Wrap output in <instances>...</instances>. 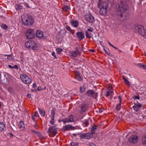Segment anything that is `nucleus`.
<instances>
[{"mask_svg": "<svg viewBox=\"0 0 146 146\" xmlns=\"http://www.w3.org/2000/svg\"><path fill=\"white\" fill-rule=\"evenodd\" d=\"M128 9L126 2L120 1L118 3V11L116 14L121 21H124L128 19V14L126 12Z\"/></svg>", "mask_w": 146, "mask_h": 146, "instance_id": "nucleus-1", "label": "nucleus"}, {"mask_svg": "<svg viewBox=\"0 0 146 146\" xmlns=\"http://www.w3.org/2000/svg\"><path fill=\"white\" fill-rule=\"evenodd\" d=\"M21 19L24 24L26 26L31 25L34 22L33 17L28 14L22 16Z\"/></svg>", "mask_w": 146, "mask_h": 146, "instance_id": "nucleus-2", "label": "nucleus"}, {"mask_svg": "<svg viewBox=\"0 0 146 146\" xmlns=\"http://www.w3.org/2000/svg\"><path fill=\"white\" fill-rule=\"evenodd\" d=\"M98 6L100 9V14L102 15H105L107 13V9L108 7L107 3H100Z\"/></svg>", "mask_w": 146, "mask_h": 146, "instance_id": "nucleus-3", "label": "nucleus"}, {"mask_svg": "<svg viewBox=\"0 0 146 146\" xmlns=\"http://www.w3.org/2000/svg\"><path fill=\"white\" fill-rule=\"evenodd\" d=\"M37 44L33 40H29L27 42L25 45L27 48L35 50L37 48Z\"/></svg>", "mask_w": 146, "mask_h": 146, "instance_id": "nucleus-4", "label": "nucleus"}, {"mask_svg": "<svg viewBox=\"0 0 146 146\" xmlns=\"http://www.w3.org/2000/svg\"><path fill=\"white\" fill-rule=\"evenodd\" d=\"M134 30L135 33H138L140 35L144 36L145 34V31L144 27L141 25H135Z\"/></svg>", "mask_w": 146, "mask_h": 146, "instance_id": "nucleus-5", "label": "nucleus"}, {"mask_svg": "<svg viewBox=\"0 0 146 146\" xmlns=\"http://www.w3.org/2000/svg\"><path fill=\"white\" fill-rule=\"evenodd\" d=\"M20 77L22 82L25 84H30L32 82V80L30 78L26 75L24 74H21Z\"/></svg>", "mask_w": 146, "mask_h": 146, "instance_id": "nucleus-6", "label": "nucleus"}, {"mask_svg": "<svg viewBox=\"0 0 146 146\" xmlns=\"http://www.w3.org/2000/svg\"><path fill=\"white\" fill-rule=\"evenodd\" d=\"M25 36L28 39H32L35 36V33L33 29H28L26 32Z\"/></svg>", "mask_w": 146, "mask_h": 146, "instance_id": "nucleus-7", "label": "nucleus"}, {"mask_svg": "<svg viewBox=\"0 0 146 146\" xmlns=\"http://www.w3.org/2000/svg\"><path fill=\"white\" fill-rule=\"evenodd\" d=\"M48 132L49 133V135L54 137L57 133L56 128L55 126H52L49 128L48 130Z\"/></svg>", "mask_w": 146, "mask_h": 146, "instance_id": "nucleus-8", "label": "nucleus"}, {"mask_svg": "<svg viewBox=\"0 0 146 146\" xmlns=\"http://www.w3.org/2000/svg\"><path fill=\"white\" fill-rule=\"evenodd\" d=\"M88 109V106L85 104H80L78 107V110L80 113H82L87 111Z\"/></svg>", "mask_w": 146, "mask_h": 146, "instance_id": "nucleus-9", "label": "nucleus"}, {"mask_svg": "<svg viewBox=\"0 0 146 146\" xmlns=\"http://www.w3.org/2000/svg\"><path fill=\"white\" fill-rule=\"evenodd\" d=\"M80 137L82 139H90L92 137L93 135L90 134V133H83L82 134H80Z\"/></svg>", "mask_w": 146, "mask_h": 146, "instance_id": "nucleus-10", "label": "nucleus"}, {"mask_svg": "<svg viewBox=\"0 0 146 146\" xmlns=\"http://www.w3.org/2000/svg\"><path fill=\"white\" fill-rule=\"evenodd\" d=\"M85 18L86 21L89 23H92L94 22V18L91 14H88L87 15H86Z\"/></svg>", "mask_w": 146, "mask_h": 146, "instance_id": "nucleus-11", "label": "nucleus"}, {"mask_svg": "<svg viewBox=\"0 0 146 146\" xmlns=\"http://www.w3.org/2000/svg\"><path fill=\"white\" fill-rule=\"evenodd\" d=\"M138 140V137L135 135H132L128 140V142L129 143H133L137 142Z\"/></svg>", "mask_w": 146, "mask_h": 146, "instance_id": "nucleus-12", "label": "nucleus"}, {"mask_svg": "<svg viewBox=\"0 0 146 146\" xmlns=\"http://www.w3.org/2000/svg\"><path fill=\"white\" fill-rule=\"evenodd\" d=\"M86 94L89 97H92L96 98L97 96V94L94 91L90 90H88L86 92Z\"/></svg>", "mask_w": 146, "mask_h": 146, "instance_id": "nucleus-13", "label": "nucleus"}, {"mask_svg": "<svg viewBox=\"0 0 146 146\" xmlns=\"http://www.w3.org/2000/svg\"><path fill=\"white\" fill-rule=\"evenodd\" d=\"M74 127L70 125H66L63 127L62 130L65 131H69L70 130L74 129Z\"/></svg>", "mask_w": 146, "mask_h": 146, "instance_id": "nucleus-14", "label": "nucleus"}, {"mask_svg": "<svg viewBox=\"0 0 146 146\" xmlns=\"http://www.w3.org/2000/svg\"><path fill=\"white\" fill-rule=\"evenodd\" d=\"M70 55L71 56L73 57H75L77 56L80 52H79L77 48L75 51H72L70 52Z\"/></svg>", "mask_w": 146, "mask_h": 146, "instance_id": "nucleus-15", "label": "nucleus"}, {"mask_svg": "<svg viewBox=\"0 0 146 146\" xmlns=\"http://www.w3.org/2000/svg\"><path fill=\"white\" fill-rule=\"evenodd\" d=\"M77 37L79 40H81L84 37V36L82 32H78L76 33Z\"/></svg>", "mask_w": 146, "mask_h": 146, "instance_id": "nucleus-16", "label": "nucleus"}, {"mask_svg": "<svg viewBox=\"0 0 146 146\" xmlns=\"http://www.w3.org/2000/svg\"><path fill=\"white\" fill-rule=\"evenodd\" d=\"M36 36L39 38H42L45 37L43 35L42 32L40 31H37L36 33Z\"/></svg>", "mask_w": 146, "mask_h": 146, "instance_id": "nucleus-17", "label": "nucleus"}, {"mask_svg": "<svg viewBox=\"0 0 146 146\" xmlns=\"http://www.w3.org/2000/svg\"><path fill=\"white\" fill-rule=\"evenodd\" d=\"M142 104H135V105L133 106V109L136 111H137L139 109V108L141 107Z\"/></svg>", "mask_w": 146, "mask_h": 146, "instance_id": "nucleus-18", "label": "nucleus"}, {"mask_svg": "<svg viewBox=\"0 0 146 146\" xmlns=\"http://www.w3.org/2000/svg\"><path fill=\"white\" fill-rule=\"evenodd\" d=\"M71 25L73 27L76 28L79 25V23L78 21L75 20H72L70 22Z\"/></svg>", "mask_w": 146, "mask_h": 146, "instance_id": "nucleus-19", "label": "nucleus"}, {"mask_svg": "<svg viewBox=\"0 0 146 146\" xmlns=\"http://www.w3.org/2000/svg\"><path fill=\"white\" fill-rule=\"evenodd\" d=\"M19 127L21 130H23L25 129V126L24 123L22 121H20L19 124Z\"/></svg>", "mask_w": 146, "mask_h": 146, "instance_id": "nucleus-20", "label": "nucleus"}, {"mask_svg": "<svg viewBox=\"0 0 146 146\" xmlns=\"http://www.w3.org/2000/svg\"><path fill=\"white\" fill-rule=\"evenodd\" d=\"M55 113L54 111H52L51 113V118L50 120V123L52 125H53L54 123V117Z\"/></svg>", "mask_w": 146, "mask_h": 146, "instance_id": "nucleus-21", "label": "nucleus"}, {"mask_svg": "<svg viewBox=\"0 0 146 146\" xmlns=\"http://www.w3.org/2000/svg\"><path fill=\"white\" fill-rule=\"evenodd\" d=\"M97 127V126L96 125H93L90 131V134L93 136V134L94 133L95 130H96Z\"/></svg>", "mask_w": 146, "mask_h": 146, "instance_id": "nucleus-22", "label": "nucleus"}, {"mask_svg": "<svg viewBox=\"0 0 146 146\" xmlns=\"http://www.w3.org/2000/svg\"><path fill=\"white\" fill-rule=\"evenodd\" d=\"M66 32L65 29H62L60 31L59 34L60 36L63 37L65 35Z\"/></svg>", "mask_w": 146, "mask_h": 146, "instance_id": "nucleus-23", "label": "nucleus"}, {"mask_svg": "<svg viewBox=\"0 0 146 146\" xmlns=\"http://www.w3.org/2000/svg\"><path fill=\"white\" fill-rule=\"evenodd\" d=\"M15 7L16 10L18 11H21L23 7L19 4H16Z\"/></svg>", "mask_w": 146, "mask_h": 146, "instance_id": "nucleus-24", "label": "nucleus"}, {"mask_svg": "<svg viewBox=\"0 0 146 146\" xmlns=\"http://www.w3.org/2000/svg\"><path fill=\"white\" fill-rule=\"evenodd\" d=\"M5 128V124L3 122H0V131L3 130Z\"/></svg>", "mask_w": 146, "mask_h": 146, "instance_id": "nucleus-25", "label": "nucleus"}, {"mask_svg": "<svg viewBox=\"0 0 146 146\" xmlns=\"http://www.w3.org/2000/svg\"><path fill=\"white\" fill-rule=\"evenodd\" d=\"M76 78L79 81H81L82 80V77L80 76V73H79L78 72L77 73L76 75Z\"/></svg>", "mask_w": 146, "mask_h": 146, "instance_id": "nucleus-26", "label": "nucleus"}, {"mask_svg": "<svg viewBox=\"0 0 146 146\" xmlns=\"http://www.w3.org/2000/svg\"><path fill=\"white\" fill-rule=\"evenodd\" d=\"M137 66L141 68H143L145 70H146V65L143 63H140L137 64Z\"/></svg>", "mask_w": 146, "mask_h": 146, "instance_id": "nucleus-27", "label": "nucleus"}, {"mask_svg": "<svg viewBox=\"0 0 146 146\" xmlns=\"http://www.w3.org/2000/svg\"><path fill=\"white\" fill-rule=\"evenodd\" d=\"M38 110L41 116L42 117L44 116L45 113V111L43 110H41L40 108H39Z\"/></svg>", "mask_w": 146, "mask_h": 146, "instance_id": "nucleus-28", "label": "nucleus"}, {"mask_svg": "<svg viewBox=\"0 0 146 146\" xmlns=\"http://www.w3.org/2000/svg\"><path fill=\"white\" fill-rule=\"evenodd\" d=\"M91 33L89 32L88 31H86V32L85 35L86 37L89 38H91Z\"/></svg>", "mask_w": 146, "mask_h": 146, "instance_id": "nucleus-29", "label": "nucleus"}, {"mask_svg": "<svg viewBox=\"0 0 146 146\" xmlns=\"http://www.w3.org/2000/svg\"><path fill=\"white\" fill-rule=\"evenodd\" d=\"M69 121L70 122H72L74 121V118L73 117V116L72 115H71L69 116L68 117Z\"/></svg>", "mask_w": 146, "mask_h": 146, "instance_id": "nucleus-30", "label": "nucleus"}, {"mask_svg": "<svg viewBox=\"0 0 146 146\" xmlns=\"http://www.w3.org/2000/svg\"><path fill=\"white\" fill-rule=\"evenodd\" d=\"M62 10L64 12H66L68 9V7L67 6H66L62 8Z\"/></svg>", "mask_w": 146, "mask_h": 146, "instance_id": "nucleus-31", "label": "nucleus"}, {"mask_svg": "<svg viewBox=\"0 0 146 146\" xmlns=\"http://www.w3.org/2000/svg\"><path fill=\"white\" fill-rule=\"evenodd\" d=\"M70 145L71 146H78V143L76 142H72L70 143Z\"/></svg>", "mask_w": 146, "mask_h": 146, "instance_id": "nucleus-32", "label": "nucleus"}, {"mask_svg": "<svg viewBox=\"0 0 146 146\" xmlns=\"http://www.w3.org/2000/svg\"><path fill=\"white\" fill-rule=\"evenodd\" d=\"M7 90L10 93H12L14 92V90L11 87H9L7 88Z\"/></svg>", "mask_w": 146, "mask_h": 146, "instance_id": "nucleus-33", "label": "nucleus"}, {"mask_svg": "<svg viewBox=\"0 0 146 146\" xmlns=\"http://www.w3.org/2000/svg\"><path fill=\"white\" fill-rule=\"evenodd\" d=\"M1 27L2 28L5 29H7L8 28L7 25L5 24H2L1 25Z\"/></svg>", "mask_w": 146, "mask_h": 146, "instance_id": "nucleus-34", "label": "nucleus"}, {"mask_svg": "<svg viewBox=\"0 0 146 146\" xmlns=\"http://www.w3.org/2000/svg\"><path fill=\"white\" fill-rule=\"evenodd\" d=\"M142 141L144 144H146V135L142 138Z\"/></svg>", "mask_w": 146, "mask_h": 146, "instance_id": "nucleus-35", "label": "nucleus"}, {"mask_svg": "<svg viewBox=\"0 0 146 146\" xmlns=\"http://www.w3.org/2000/svg\"><path fill=\"white\" fill-rule=\"evenodd\" d=\"M104 50L105 52V53L108 55L109 56H111V54L108 51V49H105L104 48Z\"/></svg>", "mask_w": 146, "mask_h": 146, "instance_id": "nucleus-36", "label": "nucleus"}, {"mask_svg": "<svg viewBox=\"0 0 146 146\" xmlns=\"http://www.w3.org/2000/svg\"><path fill=\"white\" fill-rule=\"evenodd\" d=\"M121 107V104H118L116 107V110H119Z\"/></svg>", "mask_w": 146, "mask_h": 146, "instance_id": "nucleus-37", "label": "nucleus"}, {"mask_svg": "<svg viewBox=\"0 0 146 146\" xmlns=\"http://www.w3.org/2000/svg\"><path fill=\"white\" fill-rule=\"evenodd\" d=\"M58 52L59 54H60L61 52L62 51V49L61 48H58L56 49Z\"/></svg>", "mask_w": 146, "mask_h": 146, "instance_id": "nucleus-38", "label": "nucleus"}, {"mask_svg": "<svg viewBox=\"0 0 146 146\" xmlns=\"http://www.w3.org/2000/svg\"><path fill=\"white\" fill-rule=\"evenodd\" d=\"M133 98L134 99L139 100L140 98V96L139 95H138L137 96H134L133 97Z\"/></svg>", "mask_w": 146, "mask_h": 146, "instance_id": "nucleus-39", "label": "nucleus"}, {"mask_svg": "<svg viewBox=\"0 0 146 146\" xmlns=\"http://www.w3.org/2000/svg\"><path fill=\"white\" fill-rule=\"evenodd\" d=\"M5 56H7V58L9 59H11V58L12 57V55H5Z\"/></svg>", "mask_w": 146, "mask_h": 146, "instance_id": "nucleus-40", "label": "nucleus"}, {"mask_svg": "<svg viewBox=\"0 0 146 146\" xmlns=\"http://www.w3.org/2000/svg\"><path fill=\"white\" fill-rule=\"evenodd\" d=\"M85 90V88H83V87H80V92H84Z\"/></svg>", "mask_w": 146, "mask_h": 146, "instance_id": "nucleus-41", "label": "nucleus"}, {"mask_svg": "<svg viewBox=\"0 0 146 146\" xmlns=\"http://www.w3.org/2000/svg\"><path fill=\"white\" fill-rule=\"evenodd\" d=\"M125 83L128 86H130V84L129 81L127 80L126 81H125Z\"/></svg>", "mask_w": 146, "mask_h": 146, "instance_id": "nucleus-42", "label": "nucleus"}, {"mask_svg": "<svg viewBox=\"0 0 146 146\" xmlns=\"http://www.w3.org/2000/svg\"><path fill=\"white\" fill-rule=\"evenodd\" d=\"M35 117H39V115L38 114V112L37 111H35V114L34 115Z\"/></svg>", "mask_w": 146, "mask_h": 146, "instance_id": "nucleus-43", "label": "nucleus"}, {"mask_svg": "<svg viewBox=\"0 0 146 146\" xmlns=\"http://www.w3.org/2000/svg\"><path fill=\"white\" fill-rule=\"evenodd\" d=\"M66 28L68 31H69L71 30L70 27L68 26L66 27Z\"/></svg>", "mask_w": 146, "mask_h": 146, "instance_id": "nucleus-44", "label": "nucleus"}, {"mask_svg": "<svg viewBox=\"0 0 146 146\" xmlns=\"http://www.w3.org/2000/svg\"><path fill=\"white\" fill-rule=\"evenodd\" d=\"M35 134L36 135L38 136H40V133L38 131H36L35 133Z\"/></svg>", "mask_w": 146, "mask_h": 146, "instance_id": "nucleus-45", "label": "nucleus"}, {"mask_svg": "<svg viewBox=\"0 0 146 146\" xmlns=\"http://www.w3.org/2000/svg\"><path fill=\"white\" fill-rule=\"evenodd\" d=\"M64 122H65V123H67V122L68 123V122H70V121H69L68 118H65L64 119Z\"/></svg>", "mask_w": 146, "mask_h": 146, "instance_id": "nucleus-46", "label": "nucleus"}, {"mask_svg": "<svg viewBox=\"0 0 146 146\" xmlns=\"http://www.w3.org/2000/svg\"><path fill=\"white\" fill-rule=\"evenodd\" d=\"M89 146H96L95 144L92 143H90L89 144Z\"/></svg>", "mask_w": 146, "mask_h": 146, "instance_id": "nucleus-47", "label": "nucleus"}, {"mask_svg": "<svg viewBox=\"0 0 146 146\" xmlns=\"http://www.w3.org/2000/svg\"><path fill=\"white\" fill-rule=\"evenodd\" d=\"M93 30V29L92 28H90V29H87V30L86 31H90V32H92Z\"/></svg>", "mask_w": 146, "mask_h": 146, "instance_id": "nucleus-48", "label": "nucleus"}, {"mask_svg": "<svg viewBox=\"0 0 146 146\" xmlns=\"http://www.w3.org/2000/svg\"><path fill=\"white\" fill-rule=\"evenodd\" d=\"M84 122L86 123V126L88 125V123L87 120H85Z\"/></svg>", "mask_w": 146, "mask_h": 146, "instance_id": "nucleus-49", "label": "nucleus"}, {"mask_svg": "<svg viewBox=\"0 0 146 146\" xmlns=\"http://www.w3.org/2000/svg\"><path fill=\"white\" fill-rule=\"evenodd\" d=\"M52 55L53 56L55 57V58H56V56L55 55V53L54 52H53L52 53Z\"/></svg>", "mask_w": 146, "mask_h": 146, "instance_id": "nucleus-50", "label": "nucleus"}, {"mask_svg": "<svg viewBox=\"0 0 146 146\" xmlns=\"http://www.w3.org/2000/svg\"><path fill=\"white\" fill-rule=\"evenodd\" d=\"M13 68L18 69V66L17 65H15L14 66H13Z\"/></svg>", "mask_w": 146, "mask_h": 146, "instance_id": "nucleus-51", "label": "nucleus"}, {"mask_svg": "<svg viewBox=\"0 0 146 146\" xmlns=\"http://www.w3.org/2000/svg\"><path fill=\"white\" fill-rule=\"evenodd\" d=\"M32 86L34 88V89H35V88L37 87L36 84V83H34L33 85Z\"/></svg>", "mask_w": 146, "mask_h": 146, "instance_id": "nucleus-52", "label": "nucleus"}, {"mask_svg": "<svg viewBox=\"0 0 146 146\" xmlns=\"http://www.w3.org/2000/svg\"><path fill=\"white\" fill-rule=\"evenodd\" d=\"M31 131L32 132V133L34 134H35L36 131L33 130L32 129H31Z\"/></svg>", "mask_w": 146, "mask_h": 146, "instance_id": "nucleus-53", "label": "nucleus"}, {"mask_svg": "<svg viewBox=\"0 0 146 146\" xmlns=\"http://www.w3.org/2000/svg\"><path fill=\"white\" fill-rule=\"evenodd\" d=\"M110 95V92L109 91H107L106 93V96H108Z\"/></svg>", "mask_w": 146, "mask_h": 146, "instance_id": "nucleus-54", "label": "nucleus"}, {"mask_svg": "<svg viewBox=\"0 0 146 146\" xmlns=\"http://www.w3.org/2000/svg\"><path fill=\"white\" fill-rule=\"evenodd\" d=\"M118 98L119 99V101L120 103H121V96H119L118 97Z\"/></svg>", "mask_w": 146, "mask_h": 146, "instance_id": "nucleus-55", "label": "nucleus"}, {"mask_svg": "<svg viewBox=\"0 0 146 146\" xmlns=\"http://www.w3.org/2000/svg\"><path fill=\"white\" fill-rule=\"evenodd\" d=\"M31 97V95L30 94H27V97L28 98H30Z\"/></svg>", "mask_w": 146, "mask_h": 146, "instance_id": "nucleus-56", "label": "nucleus"}, {"mask_svg": "<svg viewBox=\"0 0 146 146\" xmlns=\"http://www.w3.org/2000/svg\"><path fill=\"white\" fill-rule=\"evenodd\" d=\"M35 116H32V119H33V120L34 121H35Z\"/></svg>", "mask_w": 146, "mask_h": 146, "instance_id": "nucleus-57", "label": "nucleus"}, {"mask_svg": "<svg viewBox=\"0 0 146 146\" xmlns=\"http://www.w3.org/2000/svg\"><path fill=\"white\" fill-rule=\"evenodd\" d=\"M70 31L72 34H73L74 33V31L72 30H71Z\"/></svg>", "mask_w": 146, "mask_h": 146, "instance_id": "nucleus-58", "label": "nucleus"}, {"mask_svg": "<svg viewBox=\"0 0 146 146\" xmlns=\"http://www.w3.org/2000/svg\"><path fill=\"white\" fill-rule=\"evenodd\" d=\"M122 78L123 79V80H124V82L126 81L127 80L125 78V77L124 76H122Z\"/></svg>", "mask_w": 146, "mask_h": 146, "instance_id": "nucleus-59", "label": "nucleus"}, {"mask_svg": "<svg viewBox=\"0 0 146 146\" xmlns=\"http://www.w3.org/2000/svg\"><path fill=\"white\" fill-rule=\"evenodd\" d=\"M8 67L9 68H10L13 69V66H12L11 65H8Z\"/></svg>", "mask_w": 146, "mask_h": 146, "instance_id": "nucleus-60", "label": "nucleus"}, {"mask_svg": "<svg viewBox=\"0 0 146 146\" xmlns=\"http://www.w3.org/2000/svg\"><path fill=\"white\" fill-rule=\"evenodd\" d=\"M108 42L109 44L111 46V47L113 46V45L112 44H111L110 43L109 41H108Z\"/></svg>", "mask_w": 146, "mask_h": 146, "instance_id": "nucleus-61", "label": "nucleus"}, {"mask_svg": "<svg viewBox=\"0 0 146 146\" xmlns=\"http://www.w3.org/2000/svg\"><path fill=\"white\" fill-rule=\"evenodd\" d=\"M112 47L113 48H115V49H117V50H118V49L117 48L114 46H113H113H112Z\"/></svg>", "mask_w": 146, "mask_h": 146, "instance_id": "nucleus-62", "label": "nucleus"}, {"mask_svg": "<svg viewBox=\"0 0 146 146\" xmlns=\"http://www.w3.org/2000/svg\"><path fill=\"white\" fill-rule=\"evenodd\" d=\"M103 109H100L99 110V112L101 113L103 111Z\"/></svg>", "mask_w": 146, "mask_h": 146, "instance_id": "nucleus-63", "label": "nucleus"}, {"mask_svg": "<svg viewBox=\"0 0 146 146\" xmlns=\"http://www.w3.org/2000/svg\"><path fill=\"white\" fill-rule=\"evenodd\" d=\"M40 89H41V87H38V90L39 91H40Z\"/></svg>", "mask_w": 146, "mask_h": 146, "instance_id": "nucleus-64", "label": "nucleus"}]
</instances>
